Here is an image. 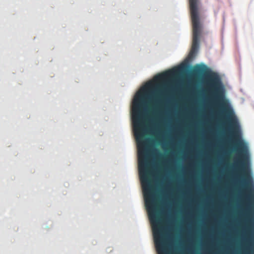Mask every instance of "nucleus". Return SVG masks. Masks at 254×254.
<instances>
[{"mask_svg":"<svg viewBox=\"0 0 254 254\" xmlns=\"http://www.w3.org/2000/svg\"><path fill=\"white\" fill-rule=\"evenodd\" d=\"M161 101L157 98H156L154 100V104H153V110L155 112H157L159 110L160 107Z\"/></svg>","mask_w":254,"mask_h":254,"instance_id":"4","label":"nucleus"},{"mask_svg":"<svg viewBox=\"0 0 254 254\" xmlns=\"http://www.w3.org/2000/svg\"><path fill=\"white\" fill-rule=\"evenodd\" d=\"M194 72L196 73H200L202 71V69L199 65H196L194 68Z\"/></svg>","mask_w":254,"mask_h":254,"instance_id":"5","label":"nucleus"},{"mask_svg":"<svg viewBox=\"0 0 254 254\" xmlns=\"http://www.w3.org/2000/svg\"><path fill=\"white\" fill-rule=\"evenodd\" d=\"M159 85L153 86L151 82H148L141 91L135 95L132 101V120L133 130L138 150V170L142 185L145 203H155L153 187L150 179V173L148 168L146 152L144 149L143 140L144 123L142 108L145 104L147 90L158 91Z\"/></svg>","mask_w":254,"mask_h":254,"instance_id":"1","label":"nucleus"},{"mask_svg":"<svg viewBox=\"0 0 254 254\" xmlns=\"http://www.w3.org/2000/svg\"><path fill=\"white\" fill-rule=\"evenodd\" d=\"M207 86L213 99L219 103L224 101V95L222 83L219 76L215 73H211L208 76Z\"/></svg>","mask_w":254,"mask_h":254,"instance_id":"2","label":"nucleus"},{"mask_svg":"<svg viewBox=\"0 0 254 254\" xmlns=\"http://www.w3.org/2000/svg\"><path fill=\"white\" fill-rule=\"evenodd\" d=\"M181 69V67H178L170 69L162 73L159 74L154 77V80L157 82L163 81L166 79L175 76L179 73Z\"/></svg>","mask_w":254,"mask_h":254,"instance_id":"3","label":"nucleus"},{"mask_svg":"<svg viewBox=\"0 0 254 254\" xmlns=\"http://www.w3.org/2000/svg\"><path fill=\"white\" fill-rule=\"evenodd\" d=\"M174 254H183L182 251H181L180 250H179L178 251H175Z\"/></svg>","mask_w":254,"mask_h":254,"instance_id":"6","label":"nucleus"}]
</instances>
